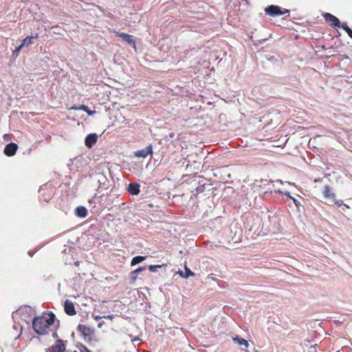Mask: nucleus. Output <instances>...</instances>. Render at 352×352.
I'll list each match as a JSON object with an SVG mask.
<instances>
[{"label":"nucleus","instance_id":"obj_1","mask_svg":"<svg viewBox=\"0 0 352 352\" xmlns=\"http://www.w3.org/2000/svg\"><path fill=\"white\" fill-rule=\"evenodd\" d=\"M55 315L50 312L36 317L33 320L32 327L37 334L46 335L49 333L50 327L54 323Z\"/></svg>","mask_w":352,"mask_h":352},{"label":"nucleus","instance_id":"obj_2","mask_svg":"<svg viewBox=\"0 0 352 352\" xmlns=\"http://www.w3.org/2000/svg\"><path fill=\"white\" fill-rule=\"evenodd\" d=\"M322 195L326 199V204H335L337 207H340L343 205V201L342 199H336V195L333 191V189L329 185L324 186L322 189Z\"/></svg>","mask_w":352,"mask_h":352},{"label":"nucleus","instance_id":"obj_3","mask_svg":"<svg viewBox=\"0 0 352 352\" xmlns=\"http://www.w3.org/2000/svg\"><path fill=\"white\" fill-rule=\"evenodd\" d=\"M265 12L267 14L274 16L278 15H283L286 13H289V10L287 9H283V10L281 8L275 5L270 6L265 9Z\"/></svg>","mask_w":352,"mask_h":352},{"label":"nucleus","instance_id":"obj_4","mask_svg":"<svg viewBox=\"0 0 352 352\" xmlns=\"http://www.w3.org/2000/svg\"><path fill=\"white\" fill-rule=\"evenodd\" d=\"M323 18L325 19L326 21L331 23V25L334 28H340V20L335 16L334 15L330 14V13H323L322 14Z\"/></svg>","mask_w":352,"mask_h":352},{"label":"nucleus","instance_id":"obj_5","mask_svg":"<svg viewBox=\"0 0 352 352\" xmlns=\"http://www.w3.org/2000/svg\"><path fill=\"white\" fill-rule=\"evenodd\" d=\"M153 153V147L151 144L148 145L143 149L136 151L134 153V155L137 157H146L148 155L152 154Z\"/></svg>","mask_w":352,"mask_h":352},{"label":"nucleus","instance_id":"obj_6","mask_svg":"<svg viewBox=\"0 0 352 352\" xmlns=\"http://www.w3.org/2000/svg\"><path fill=\"white\" fill-rule=\"evenodd\" d=\"M18 149V145L16 143H9L4 148V153L6 156L11 157L13 156Z\"/></svg>","mask_w":352,"mask_h":352},{"label":"nucleus","instance_id":"obj_7","mask_svg":"<svg viewBox=\"0 0 352 352\" xmlns=\"http://www.w3.org/2000/svg\"><path fill=\"white\" fill-rule=\"evenodd\" d=\"M65 349V344L63 341L59 340H57L50 348L46 349V352H63Z\"/></svg>","mask_w":352,"mask_h":352},{"label":"nucleus","instance_id":"obj_8","mask_svg":"<svg viewBox=\"0 0 352 352\" xmlns=\"http://www.w3.org/2000/svg\"><path fill=\"white\" fill-rule=\"evenodd\" d=\"M64 309L65 313L69 316H74L76 314L74 303L69 300L65 302Z\"/></svg>","mask_w":352,"mask_h":352},{"label":"nucleus","instance_id":"obj_9","mask_svg":"<svg viewBox=\"0 0 352 352\" xmlns=\"http://www.w3.org/2000/svg\"><path fill=\"white\" fill-rule=\"evenodd\" d=\"M98 140V136L96 133L89 134L85 140V143L87 147L91 148Z\"/></svg>","mask_w":352,"mask_h":352},{"label":"nucleus","instance_id":"obj_10","mask_svg":"<svg viewBox=\"0 0 352 352\" xmlns=\"http://www.w3.org/2000/svg\"><path fill=\"white\" fill-rule=\"evenodd\" d=\"M116 36L121 37L124 41L132 45L134 47H135V41L133 38V36L124 32H117Z\"/></svg>","mask_w":352,"mask_h":352},{"label":"nucleus","instance_id":"obj_11","mask_svg":"<svg viewBox=\"0 0 352 352\" xmlns=\"http://www.w3.org/2000/svg\"><path fill=\"white\" fill-rule=\"evenodd\" d=\"M140 186L138 183H131L128 186V192L133 195H138L140 192Z\"/></svg>","mask_w":352,"mask_h":352},{"label":"nucleus","instance_id":"obj_12","mask_svg":"<svg viewBox=\"0 0 352 352\" xmlns=\"http://www.w3.org/2000/svg\"><path fill=\"white\" fill-rule=\"evenodd\" d=\"M233 340L236 342L239 345L242 346V349L246 351V349L248 347L249 344L248 341L243 338H239V336H236L233 338Z\"/></svg>","mask_w":352,"mask_h":352},{"label":"nucleus","instance_id":"obj_13","mask_svg":"<svg viewBox=\"0 0 352 352\" xmlns=\"http://www.w3.org/2000/svg\"><path fill=\"white\" fill-rule=\"evenodd\" d=\"M75 214L79 217L85 218L87 216V210L85 207L79 206L76 208Z\"/></svg>","mask_w":352,"mask_h":352},{"label":"nucleus","instance_id":"obj_14","mask_svg":"<svg viewBox=\"0 0 352 352\" xmlns=\"http://www.w3.org/2000/svg\"><path fill=\"white\" fill-rule=\"evenodd\" d=\"M144 270V267H139L138 269L132 271L131 272V274H130V275H131V278H130L131 282V283H134L136 280V279H137L136 273H140V272H142Z\"/></svg>","mask_w":352,"mask_h":352},{"label":"nucleus","instance_id":"obj_15","mask_svg":"<svg viewBox=\"0 0 352 352\" xmlns=\"http://www.w3.org/2000/svg\"><path fill=\"white\" fill-rule=\"evenodd\" d=\"M78 329L85 336H88L90 333V328L85 326V324H78Z\"/></svg>","mask_w":352,"mask_h":352},{"label":"nucleus","instance_id":"obj_16","mask_svg":"<svg viewBox=\"0 0 352 352\" xmlns=\"http://www.w3.org/2000/svg\"><path fill=\"white\" fill-rule=\"evenodd\" d=\"M185 274L182 271L179 272V275L182 277L187 278L189 276H195V273L192 272L186 265L185 266Z\"/></svg>","mask_w":352,"mask_h":352},{"label":"nucleus","instance_id":"obj_17","mask_svg":"<svg viewBox=\"0 0 352 352\" xmlns=\"http://www.w3.org/2000/svg\"><path fill=\"white\" fill-rule=\"evenodd\" d=\"M38 34L36 33L34 35H32L31 36H28L25 38L23 40V43L24 45L25 44H32L34 43V39L38 38Z\"/></svg>","mask_w":352,"mask_h":352},{"label":"nucleus","instance_id":"obj_18","mask_svg":"<svg viewBox=\"0 0 352 352\" xmlns=\"http://www.w3.org/2000/svg\"><path fill=\"white\" fill-rule=\"evenodd\" d=\"M146 259L145 256H137L132 258L131 265L132 266L135 265L136 264L144 261Z\"/></svg>","mask_w":352,"mask_h":352},{"label":"nucleus","instance_id":"obj_19","mask_svg":"<svg viewBox=\"0 0 352 352\" xmlns=\"http://www.w3.org/2000/svg\"><path fill=\"white\" fill-rule=\"evenodd\" d=\"M71 109H75V110H77V109L82 110V111L87 112L89 115H92L94 113V111H92L90 109H89L88 107L86 106V105H84V104H82V105H80L78 107H73Z\"/></svg>","mask_w":352,"mask_h":352},{"label":"nucleus","instance_id":"obj_20","mask_svg":"<svg viewBox=\"0 0 352 352\" xmlns=\"http://www.w3.org/2000/svg\"><path fill=\"white\" fill-rule=\"evenodd\" d=\"M161 265H150L148 269L151 272H155L157 270V268H160Z\"/></svg>","mask_w":352,"mask_h":352},{"label":"nucleus","instance_id":"obj_21","mask_svg":"<svg viewBox=\"0 0 352 352\" xmlns=\"http://www.w3.org/2000/svg\"><path fill=\"white\" fill-rule=\"evenodd\" d=\"M341 28H342L344 30H345L346 32V33H348L349 32V30H351V28H349L347 25V24L346 23H340V27Z\"/></svg>","mask_w":352,"mask_h":352},{"label":"nucleus","instance_id":"obj_22","mask_svg":"<svg viewBox=\"0 0 352 352\" xmlns=\"http://www.w3.org/2000/svg\"><path fill=\"white\" fill-rule=\"evenodd\" d=\"M80 350V352H91V351L85 346H82Z\"/></svg>","mask_w":352,"mask_h":352},{"label":"nucleus","instance_id":"obj_23","mask_svg":"<svg viewBox=\"0 0 352 352\" xmlns=\"http://www.w3.org/2000/svg\"><path fill=\"white\" fill-rule=\"evenodd\" d=\"M24 45H25L22 43V44L21 45H19V46H18V47H16L15 48V50L14 51V53L19 52Z\"/></svg>","mask_w":352,"mask_h":352},{"label":"nucleus","instance_id":"obj_24","mask_svg":"<svg viewBox=\"0 0 352 352\" xmlns=\"http://www.w3.org/2000/svg\"><path fill=\"white\" fill-rule=\"evenodd\" d=\"M114 318L113 315H108V316H104L103 318L112 320Z\"/></svg>","mask_w":352,"mask_h":352},{"label":"nucleus","instance_id":"obj_25","mask_svg":"<svg viewBox=\"0 0 352 352\" xmlns=\"http://www.w3.org/2000/svg\"><path fill=\"white\" fill-rule=\"evenodd\" d=\"M294 202L296 206H298L300 204V202L296 200V199L293 198Z\"/></svg>","mask_w":352,"mask_h":352},{"label":"nucleus","instance_id":"obj_26","mask_svg":"<svg viewBox=\"0 0 352 352\" xmlns=\"http://www.w3.org/2000/svg\"><path fill=\"white\" fill-rule=\"evenodd\" d=\"M348 35L349 36H350L351 38H352V30H349V32H348Z\"/></svg>","mask_w":352,"mask_h":352},{"label":"nucleus","instance_id":"obj_27","mask_svg":"<svg viewBox=\"0 0 352 352\" xmlns=\"http://www.w3.org/2000/svg\"><path fill=\"white\" fill-rule=\"evenodd\" d=\"M101 318H103V316H95V317H94V319H95L96 320H100Z\"/></svg>","mask_w":352,"mask_h":352},{"label":"nucleus","instance_id":"obj_28","mask_svg":"<svg viewBox=\"0 0 352 352\" xmlns=\"http://www.w3.org/2000/svg\"><path fill=\"white\" fill-rule=\"evenodd\" d=\"M174 136H175V134L173 133H171L169 134L170 138H174Z\"/></svg>","mask_w":352,"mask_h":352},{"label":"nucleus","instance_id":"obj_29","mask_svg":"<svg viewBox=\"0 0 352 352\" xmlns=\"http://www.w3.org/2000/svg\"><path fill=\"white\" fill-rule=\"evenodd\" d=\"M102 324H103L102 322L98 323V327L100 328L102 326Z\"/></svg>","mask_w":352,"mask_h":352},{"label":"nucleus","instance_id":"obj_30","mask_svg":"<svg viewBox=\"0 0 352 352\" xmlns=\"http://www.w3.org/2000/svg\"><path fill=\"white\" fill-rule=\"evenodd\" d=\"M342 206H344V207H346V208H349V206L347 204H344L343 203V205H342Z\"/></svg>","mask_w":352,"mask_h":352},{"label":"nucleus","instance_id":"obj_31","mask_svg":"<svg viewBox=\"0 0 352 352\" xmlns=\"http://www.w3.org/2000/svg\"><path fill=\"white\" fill-rule=\"evenodd\" d=\"M74 352H77V351H74Z\"/></svg>","mask_w":352,"mask_h":352}]
</instances>
